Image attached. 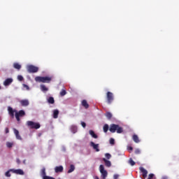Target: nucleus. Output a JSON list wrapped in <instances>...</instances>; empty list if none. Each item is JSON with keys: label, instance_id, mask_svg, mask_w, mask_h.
Returning <instances> with one entry per match:
<instances>
[{"label": "nucleus", "instance_id": "40", "mask_svg": "<svg viewBox=\"0 0 179 179\" xmlns=\"http://www.w3.org/2000/svg\"><path fill=\"white\" fill-rule=\"evenodd\" d=\"M118 177H120V176H119V175H117V174H115V175L113 176V178H114V179H118Z\"/></svg>", "mask_w": 179, "mask_h": 179}, {"label": "nucleus", "instance_id": "39", "mask_svg": "<svg viewBox=\"0 0 179 179\" xmlns=\"http://www.w3.org/2000/svg\"><path fill=\"white\" fill-rule=\"evenodd\" d=\"M81 125L83 128H86V123L85 122H81Z\"/></svg>", "mask_w": 179, "mask_h": 179}, {"label": "nucleus", "instance_id": "35", "mask_svg": "<svg viewBox=\"0 0 179 179\" xmlns=\"http://www.w3.org/2000/svg\"><path fill=\"white\" fill-rule=\"evenodd\" d=\"M17 79H18V80H20V82H22L24 78H23L22 76H18Z\"/></svg>", "mask_w": 179, "mask_h": 179}, {"label": "nucleus", "instance_id": "14", "mask_svg": "<svg viewBox=\"0 0 179 179\" xmlns=\"http://www.w3.org/2000/svg\"><path fill=\"white\" fill-rule=\"evenodd\" d=\"M13 82V79L12 78H7L3 82L4 86H9Z\"/></svg>", "mask_w": 179, "mask_h": 179}, {"label": "nucleus", "instance_id": "37", "mask_svg": "<svg viewBox=\"0 0 179 179\" xmlns=\"http://www.w3.org/2000/svg\"><path fill=\"white\" fill-rule=\"evenodd\" d=\"M135 154H136V155H141V150L136 149V150H135Z\"/></svg>", "mask_w": 179, "mask_h": 179}, {"label": "nucleus", "instance_id": "10", "mask_svg": "<svg viewBox=\"0 0 179 179\" xmlns=\"http://www.w3.org/2000/svg\"><path fill=\"white\" fill-rule=\"evenodd\" d=\"M90 145L92 148H93L94 150H96V152H100V149L99 148V144H96L93 141H91Z\"/></svg>", "mask_w": 179, "mask_h": 179}, {"label": "nucleus", "instance_id": "7", "mask_svg": "<svg viewBox=\"0 0 179 179\" xmlns=\"http://www.w3.org/2000/svg\"><path fill=\"white\" fill-rule=\"evenodd\" d=\"M99 171L101 174L102 178L106 179L107 178V176L108 173H107V171H106V169H104V165H100Z\"/></svg>", "mask_w": 179, "mask_h": 179}, {"label": "nucleus", "instance_id": "28", "mask_svg": "<svg viewBox=\"0 0 179 179\" xmlns=\"http://www.w3.org/2000/svg\"><path fill=\"white\" fill-rule=\"evenodd\" d=\"M108 124H106L103 125V132L107 133L108 131Z\"/></svg>", "mask_w": 179, "mask_h": 179}, {"label": "nucleus", "instance_id": "21", "mask_svg": "<svg viewBox=\"0 0 179 179\" xmlns=\"http://www.w3.org/2000/svg\"><path fill=\"white\" fill-rule=\"evenodd\" d=\"M133 141H134V142L136 143H139L140 141H139V137H138V135L134 134L133 135Z\"/></svg>", "mask_w": 179, "mask_h": 179}, {"label": "nucleus", "instance_id": "2", "mask_svg": "<svg viewBox=\"0 0 179 179\" xmlns=\"http://www.w3.org/2000/svg\"><path fill=\"white\" fill-rule=\"evenodd\" d=\"M52 78L50 76H36L35 78V82H38L39 83H51Z\"/></svg>", "mask_w": 179, "mask_h": 179}, {"label": "nucleus", "instance_id": "5", "mask_svg": "<svg viewBox=\"0 0 179 179\" xmlns=\"http://www.w3.org/2000/svg\"><path fill=\"white\" fill-rule=\"evenodd\" d=\"M24 115H26V112H24V110H20L18 112L15 111V118L17 120V121H20V117H24Z\"/></svg>", "mask_w": 179, "mask_h": 179}, {"label": "nucleus", "instance_id": "11", "mask_svg": "<svg viewBox=\"0 0 179 179\" xmlns=\"http://www.w3.org/2000/svg\"><path fill=\"white\" fill-rule=\"evenodd\" d=\"M139 170L142 173L143 178H146L148 177V171L143 167H140Z\"/></svg>", "mask_w": 179, "mask_h": 179}, {"label": "nucleus", "instance_id": "34", "mask_svg": "<svg viewBox=\"0 0 179 179\" xmlns=\"http://www.w3.org/2000/svg\"><path fill=\"white\" fill-rule=\"evenodd\" d=\"M105 156H106V159H111V155L109 154V153H106V154L105 155Z\"/></svg>", "mask_w": 179, "mask_h": 179}, {"label": "nucleus", "instance_id": "20", "mask_svg": "<svg viewBox=\"0 0 179 179\" xmlns=\"http://www.w3.org/2000/svg\"><path fill=\"white\" fill-rule=\"evenodd\" d=\"M89 134L90 135H91V136H92L94 139H97V138H99V136H97V134H94V131L93 130H90L89 131Z\"/></svg>", "mask_w": 179, "mask_h": 179}, {"label": "nucleus", "instance_id": "18", "mask_svg": "<svg viewBox=\"0 0 179 179\" xmlns=\"http://www.w3.org/2000/svg\"><path fill=\"white\" fill-rule=\"evenodd\" d=\"M13 68H15V69H17V71H20L22 69V65H20L19 63H14Z\"/></svg>", "mask_w": 179, "mask_h": 179}, {"label": "nucleus", "instance_id": "4", "mask_svg": "<svg viewBox=\"0 0 179 179\" xmlns=\"http://www.w3.org/2000/svg\"><path fill=\"white\" fill-rule=\"evenodd\" d=\"M27 69L29 73H36L38 72V67L33 65L27 66Z\"/></svg>", "mask_w": 179, "mask_h": 179}, {"label": "nucleus", "instance_id": "22", "mask_svg": "<svg viewBox=\"0 0 179 179\" xmlns=\"http://www.w3.org/2000/svg\"><path fill=\"white\" fill-rule=\"evenodd\" d=\"M71 131L73 134H76V132H78V127L73 125L71 127Z\"/></svg>", "mask_w": 179, "mask_h": 179}, {"label": "nucleus", "instance_id": "12", "mask_svg": "<svg viewBox=\"0 0 179 179\" xmlns=\"http://www.w3.org/2000/svg\"><path fill=\"white\" fill-rule=\"evenodd\" d=\"M12 171L15 173V174H19V176L24 175V172L22 169H13Z\"/></svg>", "mask_w": 179, "mask_h": 179}, {"label": "nucleus", "instance_id": "8", "mask_svg": "<svg viewBox=\"0 0 179 179\" xmlns=\"http://www.w3.org/2000/svg\"><path fill=\"white\" fill-rule=\"evenodd\" d=\"M20 103L21 104L22 107H27V106L30 104V102L28 99H22L20 101Z\"/></svg>", "mask_w": 179, "mask_h": 179}, {"label": "nucleus", "instance_id": "3", "mask_svg": "<svg viewBox=\"0 0 179 179\" xmlns=\"http://www.w3.org/2000/svg\"><path fill=\"white\" fill-rule=\"evenodd\" d=\"M27 125L31 128V129H38L41 127L40 123H36L33 121L27 122Z\"/></svg>", "mask_w": 179, "mask_h": 179}, {"label": "nucleus", "instance_id": "27", "mask_svg": "<svg viewBox=\"0 0 179 179\" xmlns=\"http://www.w3.org/2000/svg\"><path fill=\"white\" fill-rule=\"evenodd\" d=\"M41 90L42 92H48V89L44 85H41Z\"/></svg>", "mask_w": 179, "mask_h": 179}, {"label": "nucleus", "instance_id": "30", "mask_svg": "<svg viewBox=\"0 0 179 179\" xmlns=\"http://www.w3.org/2000/svg\"><path fill=\"white\" fill-rule=\"evenodd\" d=\"M6 146H7V148H12V146H13V143L7 142L6 143Z\"/></svg>", "mask_w": 179, "mask_h": 179}, {"label": "nucleus", "instance_id": "41", "mask_svg": "<svg viewBox=\"0 0 179 179\" xmlns=\"http://www.w3.org/2000/svg\"><path fill=\"white\" fill-rule=\"evenodd\" d=\"M127 150L132 151V150H134V148L129 146V147H127Z\"/></svg>", "mask_w": 179, "mask_h": 179}, {"label": "nucleus", "instance_id": "26", "mask_svg": "<svg viewBox=\"0 0 179 179\" xmlns=\"http://www.w3.org/2000/svg\"><path fill=\"white\" fill-rule=\"evenodd\" d=\"M75 171V166L73 165V164H71V166H70V169H69V171H68V173H72L73 171Z\"/></svg>", "mask_w": 179, "mask_h": 179}, {"label": "nucleus", "instance_id": "36", "mask_svg": "<svg viewBox=\"0 0 179 179\" xmlns=\"http://www.w3.org/2000/svg\"><path fill=\"white\" fill-rule=\"evenodd\" d=\"M110 145H114V143H115V141L114 140V138L110 139Z\"/></svg>", "mask_w": 179, "mask_h": 179}, {"label": "nucleus", "instance_id": "17", "mask_svg": "<svg viewBox=\"0 0 179 179\" xmlns=\"http://www.w3.org/2000/svg\"><path fill=\"white\" fill-rule=\"evenodd\" d=\"M59 115V110L55 109L53 110V118L57 119L58 118V115Z\"/></svg>", "mask_w": 179, "mask_h": 179}, {"label": "nucleus", "instance_id": "38", "mask_svg": "<svg viewBox=\"0 0 179 179\" xmlns=\"http://www.w3.org/2000/svg\"><path fill=\"white\" fill-rule=\"evenodd\" d=\"M43 179H55V178H52L51 176H44V178Z\"/></svg>", "mask_w": 179, "mask_h": 179}, {"label": "nucleus", "instance_id": "31", "mask_svg": "<svg viewBox=\"0 0 179 179\" xmlns=\"http://www.w3.org/2000/svg\"><path fill=\"white\" fill-rule=\"evenodd\" d=\"M129 163L131 165L134 166L135 164V162H134V160L132 159V158H130L129 159Z\"/></svg>", "mask_w": 179, "mask_h": 179}, {"label": "nucleus", "instance_id": "45", "mask_svg": "<svg viewBox=\"0 0 179 179\" xmlns=\"http://www.w3.org/2000/svg\"><path fill=\"white\" fill-rule=\"evenodd\" d=\"M0 89H1V86H0Z\"/></svg>", "mask_w": 179, "mask_h": 179}, {"label": "nucleus", "instance_id": "6", "mask_svg": "<svg viewBox=\"0 0 179 179\" xmlns=\"http://www.w3.org/2000/svg\"><path fill=\"white\" fill-rule=\"evenodd\" d=\"M106 99L108 104H111V103L114 101V94H113V92H108L106 93Z\"/></svg>", "mask_w": 179, "mask_h": 179}, {"label": "nucleus", "instance_id": "16", "mask_svg": "<svg viewBox=\"0 0 179 179\" xmlns=\"http://www.w3.org/2000/svg\"><path fill=\"white\" fill-rule=\"evenodd\" d=\"M103 162H104L106 167H111V162L107 160L106 158H103Z\"/></svg>", "mask_w": 179, "mask_h": 179}, {"label": "nucleus", "instance_id": "24", "mask_svg": "<svg viewBox=\"0 0 179 179\" xmlns=\"http://www.w3.org/2000/svg\"><path fill=\"white\" fill-rule=\"evenodd\" d=\"M82 106L85 107V108H87L89 107V103H87V101L83 100L82 101Z\"/></svg>", "mask_w": 179, "mask_h": 179}, {"label": "nucleus", "instance_id": "25", "mask_svg": "<svg viewBox=\"0 0 179 179\" xmlns=\"http://www.w3.org/2000/svg\"><path fill=\"white\" fill-rule=\"evenodd\" d=\"M106 118H108V120H111V118H113V114H111V113L110 112H107L106 114H105Z\"/></svg>", "mask_w": 179, "mask_h": 179}, {"label": "nucleus", "instance_id": "32", "mask_svg": "<svg viewBox=\"0 0 179 179\" xmlns=\"http://www.w3.org/2000/svg\"><path fill=\"white\" fill-rule=\"evenodd\" d=\"M6 177H10V171H8L5 173Z\"/></svg>", "mask_w": 179, "mask_h": 179}, {"label": "nucleus", "instance_id": "33", "mask_svg": "<svg viewBox=\"0 0 179 179\" xmlns=\"http://www.w3.org/2000/svg\"><path fill=\"white\" fill-rule=\"evenodd\" d=\"M152 178H155V174L153 173L149 174L148 179H152Z\"/></svg>", "mask_w": 179, "mask_h": 179}, {"label": "nucleus", "instance_id": "1", "mask_svg": "<svg viewBox=\"0 0 179 179\" xmlns=\"http://www.w3.org/2000/svg\"><path fill=\"white\" fill-rule=\"evenodd\" d=\"M109 131L112 134H115V132H117V134H122V132H124V129L118 124H112L110 125Z\"/></svg>", "mask_w": 179, "mask_h": 179}, {"label": "nucleus", "instance_id": "43", "mask_svg": "<svg viewBox=\"0 0 179 179\" xmlns=\"http://www.w3.org/2000/svg\"><path fill=\"white\" fill-rule=\"evenodd\" d=\"M6 134H9V129L8 128H6Z\"/></svg>", "mask_w": 179, "mask_h": 179}, {"label": "nucleus", "instance_id": "23", "mask_svg": "<svg viewBox=\"0 0 179 179\" xmlns=\"http://www.w3.org/2000/svg\"><path fill=\"white\" fill-rule=\"evenodd\" d=\"M48 103H49V104H54V103H55V100H54V97L50 96L48 99Z\"/></svg>", "mask_w": 179, "mask_h": 179}, {"label": "nucleus", "instance_id": "19", "mask_svg": "<svg viewBox=\"0 0 179 179\" xmlns=\"http://www.w3.org/2000/svg\"><path fill=\"white\" fill-rule=\"evenodd\" d=\"M41 176H42L43 179L44 178V177H47V173H45V167H43L41 170Z\"/></svg>", "mask_w": 179, "mask_h": 179}, {"label": "nucleus", "instance_id": "13", "mask_svg": "<svg viewBox=\"0 0 179 179\" xmlns=\"http://www.w3.org/2000/svg\"><path fill=\"white\" fill-rule=\"evenodd\" d=\"M13 131L16 136V138L18 139V141H22V136H20V134H19V130L13 129Z\"/></svg>", "mask_w": 179, "mask_h": 179}, {"label": "nucleus", "instance_id": "42", "mask_svg": "<svg viewBox=\"0 0 179 179\" xmlns=\"http://www.w3.org/2000/svg\"><path fill=\"white\" fill-rule=\"evenodd\" d=\"M23 86H24V87H26V89H27V90H29V86H28L27 85L24 84Z\"/></svg>", "mask_w": 179, "mask_h": 179}, {"label": "nucleus", "instance_id": "29", "mask_svg": "<svg viewBox=\"0 0 179 179\" xmlns=\"http://www.w3.org/2000/svg\"><path fill=\"white\" fill-rule=\"evenodd\" d=\"M65 94H66V90H62L60 92V96H61L62 97H64V96H65Z\"/></svg>", "mask_w": 179, "mask_h": 179}, {"label": "nucleus", "instance_id": "9", "mask_svg": "<svg viewBox=\"0 0 179 179\" xmlns=\"http://www.w3.org/2000/svg\"><path fill=\"white\" fill-rule=\"evenodd\" d=\"M8 111L10 117L13 118L15 117V113H16L17 110H13V108H12V107L8 106Z\"/></svg>", "mask_w": 179, "mask_h": 179}, {"label": "nucleus", "instance_id": "44", "mask_svg": "<svg viewBox=\"0 0 179 179\" xmlns=\"http://www.w3.org/2000/svg\"><path fill=\"white\" fill-rule=\"evenodd\" d=\"M16 162H17V164H20V159H17Z\"/></svg>", "mask_w": 179, "mask_h": 179}, {"label": "nucleus", "instance_id": "15", "mask_svg": "<svg viewBox=\"0 0 179 179\" xmlns=\"http://www.w3.org/2000/svg\"><path fill=\"white\" fill-rule=\"evenodd\" d=\"M55 173H62L64 171V167L62 166H56L55 168Z\"/></svg>", "mask_w": 179, "mask_h": 179}]
</instances>
